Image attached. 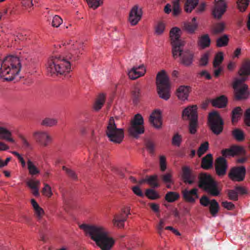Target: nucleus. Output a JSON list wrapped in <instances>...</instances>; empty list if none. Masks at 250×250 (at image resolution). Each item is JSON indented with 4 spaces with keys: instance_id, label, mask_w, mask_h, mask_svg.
Instances as JSON below:
<instances>
[{
    "instance_id": "17",
    "label": "nucleus",
    "mask_w": 250,
    "mask_h": 250,
    "mask_svg": "<svg viewBox=\"0 0 250 250\" xmlns=\"http://www.w3.org/2000/svg\"><path fill=\"white\" fill-rule=\"evenodd\" d=\"M198 190L196 188H193L191 189H184L182 192L184 199L189 203H194L199 197Z\"/></svg>"
},
{
    "instance_id": "15",
    "label": "nucleus",
    "mask_w": 250,
    "mask_h": 250,
    "mask_svg": "<svg viewBox=\"0 0 250 250\" xmlns=\"http://www.w3.org/2000/svg\"><path fill=\"white\" fill-rule=\"evenodd\" d=\"M215 169L217 175L222 177L226 175L228 168L227 161L223 157H218L215 161Z\"/></svg>"
},
{
    "instance_id": "27",
    "label": "nucleus",
    "mask_w": 250,
    "mask_h": 250,
    "mask_svg": "<svg viewBox=\"0 0 250 250\" xmlns=\"http://www.w3.org/2000/svg\"><path fill=\"white\" fill-rule=\"evenodd\" d=\"M227 104V99L224 95H222L216 99L213 100L212 102V104L213 106L219 108H223L225 107Z\"/></svg>"
},
{
    "instance_id": "39",
    "label": "nucleus",
    "mask_w": 250,
    "mask_h": 250,
    "mask_svg": "<svg viewBox=\"0 0 250 250\" xmlns=\"http://www.w3.org/2000/svg\"><path fill=\"white\" fill-rule=\"evenodd\" d=\"M228 42L229 38L228 36L224 35L217 40L216 46L219 47L225 46L228 45Z\"/></svg>"
},
{
    "instance_id": "60",
    "label": "nucleus",
    "mask_w": 250,
    "mask_h": 250,
    "mask_svg": "<svg viewBox=\"0 0 250 250\" xmlns=\"http://www.w3.org/2000/svg\"><path fill=\"white\" fill-rule=\"evenodd\" d=\"M200 202L202 206L207 207L211 203V200L210 201L207 196L204 195L200 198Z\"/></svg>"
},
{
    "instance_id": "4",
    "label": "nucleus",
    "mask_w": 250,
    "mask_h": 250,
    "mask_svg": "<svg viewBox=\"0 0 250 250\" xmlns=\"http://www.w3.org/2000/svg\"><path fill=\"white\" fill-rule=\"evenodd\" d=\"M238 74L241 77L240 79L236 80L232 85L234 97L237 100H245L249 97L250 93L248 85L243 83L250 75V60H246L242 63L238 71Z\"/></svg>"
},
{
    "instance_id": "46",
    "label": "nucleus",
    "mask_w": 250,
    "mask_h": 250,
    "mask_svg": "<svg viewBox=\"0 0 250 250\" xmlns=\"http://www.w3.org/2000/svg\"><path fill=\"white\" fill-rule=\"evenodd\" d=\"M146 196L151 200H155L159 198V195L153 189H147L146 192Z\"/></svg>"
},
{
    "instance_id": "33",
    "label": "nucleus",
    "mask_w": 250,
    "mask_h": 250,
    "mask_svg": "<svg viewBox=\"0 0 250 250\" xmlns=\"http://www.w3.org/2000/svg\"><path fill=\"white\" fill-rule=\"evenodd\" d=\"M57 123L58 120L57 119L47 117L42 121L41 125L46 127H51L56 125Z\"/></svg>"
},
{
    "instance_id": "59",
    "label": "nucleus",
    "mask_w": 250,
    "mask_h": 250,
    "mask_svg": "<svg viewBox=\"0 0 250 250\" xmlns=\"http://www.w3.org/2000/svg\"><path fill=\"white\" fill-rule=\"evenodd\" d=\"M27 186L32 189L38 188L40 183L39 181H34L30 180L27 182Z\"/></svg>"
},
{
    "instance_id": "52",
    "label": "nucleus",
    "mask_w": 250,
    "mask_h": 250,
    "mask_svg": "<svg viewBox=\"0 0 250 250\" xmlns=\"http://www.w3.org/2000/svg\"><path fill=\"white\" fill-rule=\"evenodd\" d=\"M162 180L165 183H173L172 175L170 173H166L160 176Z\"/></svg>"
},
{
    "instance_id": "38",
    "label": "nucleus",
    "mask_w": 250,
    "mask_h": 250,
    "mask_svg": "<svg viewBox=\"0 0 250 250\" xmlns=\"http://www.w3.org/2000/svg\"><path fill=\"white\" fill-rule=\"evenodd\" d=\"M242 114V109L240 107H236L232 111L231 121L232 123L238 121Z\"/></svg>"
},
{
    "instance_id": "25",
    "label": "nucleus",
    "mask_w": 250,
    "mask_h": 250,
    "mask_svg": "<svg viewBox=\"0 0 250 250\" xmlns=\"http://www.w3.org/2000/svg\"><path fill=\"white\" fill-rule=\"evenodd\" d=\"M11 132L6 128L0 126V140H5L11 143H14L15 140L11 138Z\"/></svg>"
},
{
    "instance_id": "56",
    "label": "nucleus",
    "mask_w": 250,
    "mask_h": 250,
    "mask_svg": "<svg viewBox=\"0 0 250 250\" xmlns=\"http://www.w3.org/2000/svg\"><path fill=\"white\" fill-rule=\"evenodd\" d=\"M160 167L162 171H164L167 168L166 158L164 156L160 157Z\"/></svg>"
},
{
    "instance_id": "43",
    "label": "nucleus",
    "mask_w": 250,
    "mask_h": 250,
    "mask_svg": "<svg viewBox=\"0 0 250 250\" xmlns=\"http://www.w3.org/2000/svg\"><path fill=\"white\" fill-rule=\"evenodd\" d=\"M19 138L21 140L22 147L25 149H31L32 146L28 141L26 138L22 135H19Z\"/></svg>"
},
{
    "instance_id": "23",
    "label": "nucleus",
    "mask_w": 250,
    "mask_h": 250,
    "mask_svg": "<svg viewBox=\"0 0 250 250\" xmlns=\"http://www.w3.org/2000/svg\"><path fill=\"white\" fill-rule=\"evenodd\" d=\"M189 92V87L187 86H180L177 91V95L178 98L185 101L188 99Z\"/></svg>"
},
{
    "instance_id": "50",
    "label": "nucleus",
    "mask_w": 250,
    "mask_h": 250,
    "mask_svg": "<svg viewBox=\"0 0 250 250\" xmlns=\"http://www.w3.org/2000/svg\"><path fill=\"white\" fill-rule=\"evenodd\" d=\"M62 19L58 15H55L53 17L51 25L54 27H58L62 23Z\"/></svg>"
},
{
    "instance_id": "47",
    "label": "nucleus",
    "mask_w": 250,
    "mask_h": 250,
    "mask_svg": "<svg viewBox=\"0 0 250 250\" xmlns=\"http://www.w3.org/2000/svg\"><path fill=\"white\" fill-rule=\"evenodd\" d=\"M146 182L153 188H157L159 186L157 182V176L153 175L146 179Z\"/></svg>"
},
{
    "instance_id": "54",
    "label": "nucleus",
    "mask_w": 250,
    "mask_h": 250,
    "mask_svg": "<svg viewBox=\"0 0 250 250\" xmlns=\"http://www.w3.org/2000/svg\"><path fill=\"white\" fill-rule=\"evenodd\" d=\"M44 187L42 189V193L48 197H50L52 195L51 187L47 184H44Z\"/></svg>"
},
{
    "instance_id": "51",
    "label": "nucleus",
    "mask_w": 250,
    "mask_h": 250,
    "mask_svg": "<svg viewBox=\"0 0 250 250\" xmlns=\"http://www.w3.org/2000/svg\"><path fill=\"white\" fill-rule=\"evenodd\" d=\"M225 29V24L223 22H220L216 24L213 28L214 34H220L224 31Z\"/></svg>"
},
{
    "instance_id": "19",
    "label": "nucleus",
    "mask_w": 250,
    "mask_h": 250,
    "mask_svg": "<svg viewBox=\"0 0 250 250\" xmlns=\"http://www.w3.org/2000/svg\"><path fill=\"white\" fill-rule=\"evenodd\" d=\"M146 69L143 65L138 67H133L128 73L129 78L131 80L136 79L144 75Z\"/></svg>"
},
{
    "instance_id": "62",
    "label": "nucleus",
    "mask_w": 250,
    "mask_h": 250,
    "mask_svg": "<svg viewBox=\"0 0 250 250\" xmlns=\"http://www.w3.org/2000/svg\"><path fill=\"white\" fill-rule=\"evenodd\" d=\"M222 206L228 210H232L234 208V205L231 202L224 201L222 203Z\"/></svg>"
},
{
    "instance_id": "48",
    "label": "nucleus",
    "mask_w": 250,
    "mask_h": 250,
    "mask_svg": "<svg viewBox=\"0 0 250 250\" xmlns=\"http://www.w3.org/2000/svg\"><path fill=\"white\" fill-rule=\"evenodd\" d=\"M62 169L65 171L68 176H69L72 180L75 181L78 180L77 175L75 171L70 168L66 167L65 166L62 167Z\"/></svg>"
},
{
    "instance_id": "63",
    "label": "nucleus",
    "mask_w": 250,
    "mask_h": 250,
    "mask_svg": "<svg viewBox=\"0 0 250 250\" xmlns=\"http://www.w3.org/2000/svg\"><path fill=\"white\" fill-rule=\"evenodd\" d=\"M132 190L134 194H135L136 195L140 197L144 196V194L142 191L138 186H134L132 187Z\"/></svg>"
},
{
    "instance_id": "21",
    "label": "nucleus",
    "mask_w": 250,
    "mask_h": 250,
    "mask_svg": "<svg viewBox=\"0 0 250 250\" xmlns=\"http://www.w3.org/2000/svg\"><path fill=\"white\" fill-rule=\"evenodd\" d=\"M195 175L192 173L189 168L187 167H183L182 178L184 183L192 185L194 183Z\"/></svg>"
},
{
    "instance_id": "31",
    "label": "nucleus",
    "mask_w": 250,
    "mask_h": 250,
    "mask_svg": "<svg viewBox=\"0 0 250 250\" xmlns=\"http://www.w3.org/2000/svg\"><path fill=\"white\" fill-rule=\"evenodd\" d=\"M209 208V212L213 216H216L219 210V205L218 203L215 199L211 200Z\"/></svg>"
},
{
    "instance_id": "58",
    "label": "nucleus",
    "mask_w": 250,
    "mask_h": 250,
    "mask_svg": "<svg viewBox=\"0 0 250 250\" xmlns=\"http://www.w3.org/2000/svg\"><path fill=\"white\" fill-rule=\"evenodd\" d=\"M146 149L150 153H153L154 151V144L151 141L148 140L146 142Z\"/></svg>"
},
{
    "instance_id": "6",
    "label": "nucleus",
    "mask_w": 250,
    "mask_h": 250,
    "mask_svg": "<svg viewBox=\"0 0 250 250\" xmlns=\"http://www.w3.org/2000/svg\"><path fill=\"white\" fill-rule=\"evenodd\" d=\"M198 187L212 196H219L222 190L218 183L207 173L199 174Z\"/></svg>"
},
{
    "instance_id": "44",
    "label": "nucleus",
    "mask_w": 250,
    "mask_h": 250,
    "mask_svg": "<svg viewBox=\"0 0 250 250\" xmlns=\"http://www.w3.org/2000/svg\"><path fill=\"white\" fill-rule=\"evenodd\" d=\"M208 148V143L205 142L202 143L199 146L198 151L197 154L199 157H200L203 154H204Z\"/></svg>"
},
{
    "instance_id": "41",
    "label": "nucleus",
    "mask_w": 250,
    "mask_h": 250,
    "mask_svg": "<svg viewBox=\"0 0 250 250\" xmlns=\"http://www.w3.org/2000/svg\"><path fill=\"white\" fill-rule=\"evenodd\" d=\"M250 0H237L238 8L241 12H244L247 9L249 4Z\"/></svg>"
},
{
    "instance_id": "26",
    "label": "nucleus",
    "mask_w": 250,
    "mask_h": 250,
    "mask_svg": "<svg viewBox=\"0 0 250 250\" xmlns=\"http://www.w3.org/2000/svg\"><path fill=\"white\" fill-rule=\"evenodd\" d=\"M131 95L133 102L134 104H137L141 97V87L136 84L133 86L131 90Z\"/></svg>"
},
{
    "instance_id": "49",
    "label": "nucleus",
    "mask_w": 250,
    "mask_h": 250,
    "mask_svg": "<svg viewBox=\"0 0 250 250\" xmlns=\"http://www.w3.org/2000/svg\"><path fill=\"white\" fill-rule=\"evenodd\" d=\"M165 29V24L162 21L159 22L155 26V33L157 35H161Z\"/></svg>"
},
{
    "instance_id": "1",
    "label": "nucleus",
    "mask_w": 250,
    "mask_h": 250,
    "mask_svg": "<svg viewBox=\"0 0 250 250\" xmlns=\"http://www.w3.org/2000/svg\"><path fill=\"white\" fill-rule=\"evenodd\" d=\"M86 235L95 242L101 250H111L115 244V240L109 235L106 229L100 226L83 224L80 226Z\"/></svg>"
},
{
    "instance_id": "40",
    "label": "nucleus",
    "mask_w": 250,
    "mask_h": 250,
    "mask_svg": "<svg viewBox=\"0 0 250 250\" xmlns=\"http://www.w3.org/2000/svg\"><path fill=\"white\" fill-rule=\"evenodd\" d=\"M224 60L223 54L222 52H220L218 53L215 56L214 60L213 63V65L214 68L218 67L220 64L222 63Z\"/></svg>"
},
{
    "instance_id": "55",
    "label": "nucleus",
    "mask_w": 250,
    "mask_h": 250,
    "mask_svg": "<svg viewBox=\"0 0 250 250\" xmlns=\"http://www.w3.org/2000/svg\"><path fill=\"white\" fill-rule=\"evenodd\" d=\"M229 199L233 201H237L238 199V193L235 190H229L228 193Z\"/></svg>"
},
{
    "instance_id": "18",
    "label": "nucleus",
    "mask_w": 250,
    "mask_h": 250,
    "mask_svg": "<svg viewBox=\"0 0 250 250\" xmlns=\"http://www.w3.org/2000/svg\"><path fill=\"white\" fill-rule=\"evenodd\" d=\"M142 10H139L137 5L133 7L131 10L129 15V21L132 25H135L137 24L142 17Z\"/></svg>"
},
{
    "instance_id": "22",
    "label": "nucleus",
    "mask_w": 250,
    "mask_h": 250,
    "mask_svg": "<svg viewBox=\"0 0 250 250\" xmlns=\"http://www.w3.org/2000/svg\"><path fill=\"white\" fill-rule=\"evenodd\" d=\"M201 167L206 170L213 167V157L211 154H208L202 159Z\"/></svg>"
},
{
    "instance_id": "28",
    "label": "nucleus",
    "mask_w": 250,
    "mask_h": 250,
    "mask_svg": "<svg viewBox=\"0 0 250 250\" xmlns=\"http://www.w3.org/2000/svg\"><path fill=\"white\" fill-rule=\"evenodd\" d=\"M199 2V0H186L184 10L187 13H191L196 7Z\"/></svg>"
},
{
    "instance_id": "10",
    "label": "nucleus",
    "mask_w": 250,
    "mask_h": 250,
    "mask_svg": "<svg viewBox=\"0 0 250 250\" xmlns=\"http://www.w3.org/2000/svg\"><path fill=\"white\" fill-rule=\"evenodd\" d=\"M208 124L210 130L214 134L219 135L222 132L224 122L218 112L213 111L209 114Z\"/></svg>"
},
{
    "instance_id": "3",
    "label": "nucleus",
    "mask_w": 250,
    "mask_h": 250,
    "mask_svg": "<svg viewBox=\"0 0 250 250\" xmlns=\"http://www.w3.org/2000/svg\"><path fill=\"white\" fill-rule=\"evenodd\" d=\"M80 52L71 53L67 58L60 55L54 54L48 59L46 69L47 72L51 75H66L70 71L71 64L68 59L76 61L79 57Z\"/></svg>"
},
{
    "instance_id": "42",
    "label": "nucleus",
    "mask_w": 250,
    "mask_h": 250,
    "mask_svg": "<svg viewBox=\"0 0 250 250\" xmlns=\"http://www.w3.org/2000/svg\"><path fill=\"white\" fill-rule=\"evenodd\" d=\"M185 0H174L173 3V15L174 16H178L181 12L180 8V2Z\"/></svg>"
},
{
    "instance_id": "36",
    "label": "nucleus",
    "mask_w": 250,
    "mask_h": 250,
    "mask_svg": "<svg viewBox=\"0 0 250 250\" xmlns=\"http://www.w3.org/2000/svg\"><path fill=\"white\" fill-rule=\"evenodd\" d=\"M232 136L238 141H243L245 139V135L243 131L240 129H235L232 131Z\"/></svg>"
},
{
    "instance_id": "13",
    "label": "nucleus",
    "mask_w": 250,
    "mask_h": 250,
    "mask_svg": "<svg viewBox=\"0 0 250 250\" xmlns=\"http://www.w3.org/2000/svg\"><path fill=\"white\" fill-rule=\"evenodd\" d=\"M33 135L36 142L43 147L47 146L52 141L51 136L46 131L38 130Z\"/></svg>"
},
{
    "instance_id": "32",
    "label": "nucleus",
    "mask_w": 250,
    "mask_h": 250,
    "mask_svg": "<svg viewBox=\"0 0 250 250\" xmlns=\"http://www.w3.org/2000/svg\"><path fill=\"white\" fill-rule=\"evenodd\" d=\"M126 218L123 217L120 215H117L114 216L113 220V223L114 226L119 228H122L124 227V222L126 221Z\"/></svg>"
},
{
    "instance_id": "20",
    "label": "nucleus",
    "mask_w": 250,
    "mask_h": 250,
    "mask_svg": "<svg viewBox=\"0 0 250 250\" xmlns=\"http://www.w3.org/2000/svg\"><path fill=\"white\" fill-rule=\"evenodd\" d=\"M149 121L155 128H160L162 125L160 111L158 110H154L150 115Z\"/></svg>"
},
{
    "instance_id": "61",
    "label": "nucleus",
    "mask_w": 250,
    "mask_h": 250,
    "mask_svg": "<svg viewBox=\"0 0 250 250\" xmlns=\"http://www.w3.org/2000/svg\"><path fill=\"white\" fill-rule=\"evenodd\" d=\"M244 121L248 126H250V108L247 109L245 111Z\"/></svg>"
},
{
    "instance_id": "37",
    "label": "nucleus",
    "mask_w": 250,
    "mask_h": 250,
    "mask_svg": "<svg viewBox=\"0 0 250 250\" xmlns=\"http://www.w3.org/2000/svg\"><path fill=\"white\" fill-rule=\"evenodd\" d=\"M179 197V194L178 193L169 191L166 194L165 199L168 202H173L177 200Z\"/></svg>"
},
{
    "instance_id": "35",
    "label": "nucleus",
    "mask_w": 250,
    "mask_h": 250,
    "mask_svg": "<svg viewBox=\"0 0 250 250\" xmlns=\"http://www.w3.org/2000/svg\"><path fill=\"white\" fill-rule=\"evenodd\" d=\"M105 102V96L103 94L99 95L94 105V108L95 110H100L103 106Z\"/></svg>"
},
{
    "instance_id": "57",
    "label": "nucleus",
    "mask_w": 250,
    "mask_h": 250,
    "mask_svg": "<svg viewBox=\"0 0 250 250\" xmlns=\"http://www.w3.org/2000/svg\"><path fill=\"white\" fill-rule=\"evenodd\" d=\"M209 55L208 53H205L201 57L200 60V65L201 66H205L208 63Z\"/></svg>"
},
{
    "instance_id": "45",
    "label": "nucleus",
    "mask_w": 250,
    "mask_h": 250,
    "mask_svg": "<svg viewBox=\"0 0 250 250\" xmlns=\"http://www.w3.org/2000/svg\"><path fill=\"white\" fill-rule=\"evenodd\" d=\"M89 6L94 9H96L103 2V0H86Z\"/></svg>"
},
{
    "instance_id": "5",
    "label": "nucleus",
    "mask_w": 250,
    "mask_h": 250,
    "mask_svg": "<svg viewBox=\"0 0 250 250\" xmlns=\"http://www.w3.org/2000/svg\"><path fill=\"white\" fill-rule=\"evenodd\" d=\"M21 67L20 59L14 56H9L2 61L0 68V77L6 81H12L19 74Z\"/></svg>"
},
{
    "instance_id": "11",
    "label": "nucleus",
    "mask_w": 250,
    "mask_h": 250,
    "mask_svg": "<svg viewBox=\"0 0 250 250\" xmlns=\"http://www.w3.org/2000/svg\"><path fill=\"white\" fill-rule=\"evenodd\" d=\"M143 124L144 119L142 116L140 114L135 115L131 121V125L128 129L129 134L135 138H138L139 135L144 132Z\"/></svg>"
},
{
    "instance_id": "24",
    "label": "nucleus",
    "mask_w": 250,
    "mask_h": 250,
    "mask_svg": "<svg viewBox=\"0 0 250 250\" xmlns=\"http://www.w3.org/2000/svg\"><path fill=\"white\" fill-rule=\"evenodd\" d=\"M210 39L208 34H205L198 38V45L201 48L204 49L209 46Z\"/></svg>"
},
{
    "instance_id": "30",
    "label": "nucleus",
    "mask_w": 250,
    "mask_h": 250,
    "mask_svg": "<svg viewBox=\"0 0 250 250\" xmlns=\"http://www.w3.org/2000/svg\"><path fill=\"white\" fill-rule=\"evenodd\" d=\"M31 203L37 217L41 218L44 214L43 209L39 206V204L34 199H32L31 200Z\"/></svg>"
},
{
    "instance_id": "8",
    "label": "nucleus",
    "mask_w": 250,
    "mask_h": 250,
    "mask_svg": "<svg viewBox=\"0 0 250 250\" xmlns=\"http://www.w3.org/2000/svg\"><path fill=\"white\" fill-rule=\"evenodd\" d=\"M106 134L109 140L115 144H121L124 138L123 129L117 127L113 117L109 120Z\"/></svg>"
},
{
    "instance_id": "14",
    "label": "nucleus",
    "mask_w": 250,
    "mask_h": 250,
    "mask_svg": "<svg viewBox=\"0 0 250 250\" xmlns=\"http://www.w3.org/2000/svg\"><path fill=\"white\" fill-rule=\"evenodd\" d=\"M246 173V168L244 166L233 167L229 174V176L233 181H242L245 179Z\"/></svg>"
},
{
    "instance_id": "7",
    "label": "nucleus",
    "mask_w": 250,
    "mask_h": 250,
    "mask_svg": "<svg viewBox=\"0 0 250 250\" xmlns=\"http://www.w3.org/2000/svg\"><path fill=\"white\" fill-rule=\"evenodd\" d=\"M156 85L159 97L165 100H167L170 96V86L169 79L165 71L163 70L157 75Z\"/></svg>"
},
{
    "instance_id": "34",
    "label": "nucleus",
    "mask_w": 250,
    "mask_h": 250,
    "mask_svg": "<svg viewBox=\"0 0 250 250\" xmlns=\"http://www.w3.org/2000/svg\"><path fill=\"white\" fill-rule=\"evenodd\" d=\"M27 165L29 172L31 175H34L40 173V170L29 159L27 160Z\"/></svg>"
},
{
    "instance_id": "12",
    "label": "nucleus",
    "mask_w": 250,
    "mask_h": 250,
    "mask_svg": "<svg viewBox=\"0 0 250 250\" xmlns=\"http://www.w3.org/2000/svg\"><path fill=\"white\" fill-rule=\"evenodd\" d=\"M228 7L226 0H214V5L212 9L213 17L217 20L221 19Z\"/></svg>"
},
{
    "instance_id": "9",
    "label": "nucleus",
    "mask_w": 250,
    "mask_h": 250,
    "mask_svg": "<svg viewBox=\"0 0 250 250\" xmlns=\"http://www.w3.org/2000/svg\"><path fill=\"white\" fill-rule=\"evenodd\" d=\"M197 106L196 105L189 106L186 108L182 113L183 117L185 119L189 121V131L194 134L196 132L198 125Z\"/></svg>"
},
{
    "instance_id": "29",
    "label": "nucleus",
    "mask_w": 250,
    "mask_h": 250,
    "mask_svg": "<svg viewBox=\"0 0 250 250\" xmlns=\"http://www.w3.org/2000/svg\"><path fill=\"white\" fill-rule=\"evenodd\" d=\"M197 27V23H192L191 22H184L182 24L183 29L189 34L194 33Z\"/></svg>"
},
{
    "instance_id": "64",
    "label": "nucleus",
    "mask_w": 250,
    "mask_h": 250,
    "mask_svg": "<svg viewBox=\"0 0 250 250\" xmlns=\"http://www.w3.org/2000/svg\"><path fill=\"white\" fill-rule=\"evenodd\" d=\"M206 3L205 2H202L195 10L196 13L200 14L203 12L206 9Z\"/></svg>"
},
{
    "instance_id": "53",
    "label": "nucleus",
    "mask_w": 250,
    "mask_h": 250,
    "mask_svg": "<svg viewBox=\"0 0 250 250\" xmlns=\"http://www.w3.org/2000/svg\"><path fill=\"white\" fill-rule=\"evenodd\" d=\"M182 136L178 133L175 134L172 139V144L174 146H179L182 142Z\"/></svg>"
},
{
    "instance_id": "2",
    "label": "nucleus",
    "mask_w": 250,
    "mask_h": 250,
    "mask_svg": "<svg viewBox=\"0 0 250 250\" xmlns=\"http://www.w3.org/2000/svg\"><path fill=\"white\" fill-rule=\"evenodd\" d=\"M181 29L177 27H173L170 31L172 54L174 58L180 57L181 63L188 66L192 63L193 54L189 50L183 51L185 42L181 39Z\"/></svg>"
},
{
    "instance_id": "16",
    "label": "nucleus",
    "mask_w": 250,
    "mask_h": 250,
    "mask_svg": "<svg viewBox=\"0 0 250 250\" xmlns=\"http://www.w3.org/2000/svg\"><path fill=\"white\" fill-rule=\"evenodd\" d=\"M246 150L243 147L238 146H232L229 148L224 149L222 150V154L224 157L234 156L237 155H245Z\"/></svg>"
}]
</instances>
